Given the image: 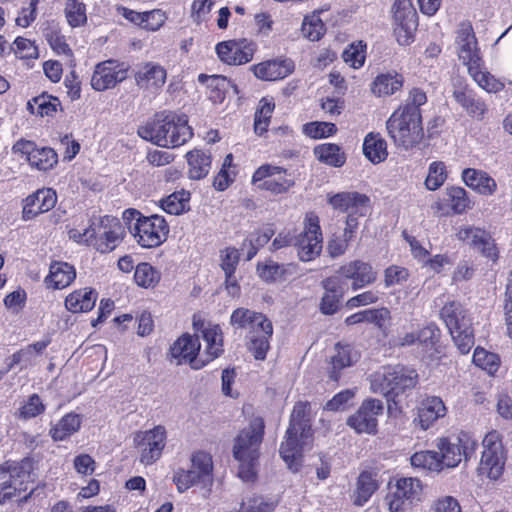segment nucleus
Segmentation results:
<instances>
[{
    "mask_svg": "<svg viewBox=\"0 0 512 512\" xmlns=\"http://www.w3.org/2000/svg\"><path fill=\"white\" fill-rule=\"evenodd\" d=\"M426 103V93L414 87L386 121L388 135L397 147L409 150L421 143L424 137L421 106Z\"/></svg>",
    "mask_w": 512,
    "mask_h": 512,
    "instance_id": "nucleus-1",
    "label": "nucleus"
},
{
    "mask_svg": "<svg viewBox=\"0 0 512 512\" xmlns=\"http://www.w3.org/2000/svg\"><path fill=\"white\" fill-rule=\"evenodd\" d=\"M201 332L206 343L201 355H199L201 345L197 337L184 334L173 343L170 348V357L176 365L189 363L191 368L198 370L223 353V335L219 325L208 324Z\"/></svg>",
    "mask_w": 512,
    "mask_h": 512,
    "instance_id": "nucleus-2",
    "label": "nucleus"
},
{
    "mask_svg": "<svg viewBox=\"0 0 512 512\" xmlns=\"http://www.w3.org/2000/svg\"><path fill=\"white\" fill-rule=\"evenodd\" d=\"M138 135L159 147L177 148L193 137V129L184 113L163 111L140 126Z\"/></svg>",
    "mask_w": 512,
    "mask_h": 512,
    "instance_id": "nucleus-3",
    "label": "nucleus"
},
{
    "mask_svg": "<svg viewBox=\"0 0 512 512\" xmlns=\"http://www.w3.org/2000/svg\"><path fill=\"white\" fill-rule=\"evenodd\" d=\"M308 408L309 405L305 402L295 404L285 439L279 449L282 459L293 472L299 470L302 462V453L310 449L312 445L311 424L306 417Z\"/></svg>",
    "mask_w": 512,
    "mask_h": 512,
    "instance_id": "nucleus-4",
    "label": "nucleus"
},
{
    "mask_svg": "<svg viewBox=\"0 0 512 512\" xmlns=\"http://www.w3.org/2000/svg\"><path fill=\"white\" fill-rule=\"evenodd\" d=\"M264 420L253 418L249 425L236 436L233 445V456L239 462V477L246 482L256 478V467L259 449L264 436Z\"/></svg>",
    "mask_w": 512,
    "mask_h": 512,
    "instance_id": "nucleus-5",
    "label": "nucleus"
},
{
    "mask_svg": "<svg viewBox=\"0 0 512 512\" xmlns=\"http://www.w3.org/2000/svg\"><path fill=\"white\" fill-rule=\"evenodd\" d=\"M230 324L236 329L249 331V350L255 359L264 360L273 334L271 321L262 313L247 308H237L230 316Z\"/></svg>",
    "mask_w": 512,
    "mask_h": 512,
    "instance_id": "nucleus-6",
    "label": "nucleus"
},
{
    "mask_svg": "<svg viewBox=\"0 0 512 512\" xmlns=\"http://www.w3.org/2000/svg\"><path fill=\"white\" fill-rule=\"evenodd\" d=\"M33 461L23 458L19 461L7 460L0 464V504L18 497V503L23 504L31 498L32 488L24 496L22 493L28 490L32 482Z\"/></svg>",
    "mask_w": 512,
    "mask_h": 512,
    "instance_id": "nucleus-7",
    "label": "nucleus"
},
{
    "mask_svg": "<svg viewBox=\"0 0 512 512\" xmlns=\"http://www.w3.org/2000/svg\"><path fill=\"white\" fill-rule=\"evenodd\" d=\"M190 461V468H178L173 473L172 480L178 492L184 493L197 485L210 488L213 484L212 457L204 451H197L191 455Z\"/></svg>",
    "mask_w": 512,
    "mask_h": 512,
    "instance_id": "nucleus-8",
    "label": "nucleus"
},
{
    "mask_svg": "<svg viewBox=\"0 0 512 512\" xmlns=\"http://www.w3.org/2000/svg\"><path fill=\"white\" fill-rule=\"evenodd\" d=\"M482 446L478 472L480 475L496 481L502 476L507 459L502 435L496 430L488 432L482 441Z\"/></svg>",
    "mask_w": 512,
    "mask_h": 512,
    "instance_id": "nucleus-9",
    "label": "nucleus"
},
{
    "mask_svg": "<svg viewBox=\"0 0 512 512\" xmlns=\"http://www.w3.org/2000/svg\"><path fill=\"white\" fill-rule=\"evenodd\" d=\"M134 445L139 451V462L149 466L157 462L167 444V430L162 425L139 431L134 436Z\"/></svg>",
    "mask_w": 512,
    "mask_h": 512,
    "instance_id": "nucleus-10",
    "label": "nucleus"
},
{
    "mask_svg": "<svg viewBox=\"0 0 512 512\" xmlns=\"http://www.w3.org/2000/svg\"><path fill=\"white\" fill-rule=\"evenodd\" d=\"M129 230L139 245L152 248L166 240L169 227L162 216L152 215L137 218V222L129 225Z\"/></svg>",
    "mask_w": 512,
    "mask_h": 512,
    "instance_id": "nucleus-11",
    "label": "nucleus"
},
{
    "mask_svg": "<svg viewBox=\"0 0 512 512\" xmlns=\"http://www.w3.org/2000/svg\"><path fill=\"white\" fill-rule=\"evenodd\" d=\"M422 484L419 479L402 477L390 487L385 501L390 512L407 511L415 502L420 501Z\"/></svg>",
    "mask_w": 512,
    "mask_h": 512,
    "instance_id": "nucleus-12",
    "label": "nucleus"
},
{
    "mask_svg": "<svg viewBox=\"0 0 512 512\" xmlns=\"http://www.w3.org/2000/svg\"><path fill=\"white\" fill-rule=\"evenodd\" d=\"M322 242L319 218L314 214H307L304 221V229L294 238L293 242L299 259L303 262L314 260L322 251Z\"/></svg>",
    "mask_w": 512,
    "mask_h": 512,
    "instance_id": "nucleus-13",
    "label": "nucleus"
},
{
    "mask_svg": "<svg viewBox=\"0 0 512 512\" xmlns=\"http://www.w3.org/2000/svg\"><path fill=\"white\" fill-rule=\"evenodd\" d=\"M252 183L259 189L273 194L286 193L294 186V178L285 168L272 164H263L256 169Z\"/></svg>",
    "mask_w": 512,
    "mask_h": 512,
    "instance_id": "nucleus-14",
    "label": "nucleus"
},
{
    "mask_svg": "<svg viewBox=\"0 0 512 512\" xmlns=\"http://www.w3.org/2000/svg\"><path fill=\"white\" fill-rule=\"evenodd\" d=\"M436 447L440 452L442 467H457L463 457H467L476 448V441L465 432L454 437H443L436 440Z\"/></svg>",
    "mask_w": 512,
    "mask_h": 512,
    "instance_id": "nucleus-15",
    "label": "nucleus"
},
{
    "mask_svg": "<svg viewBox=\"0 0 512 512\" xmlns=\"http://www.w3.org/2000/svg\"><path fill=\"white\" fill-rule=\"evenodd\" d=\"M93 246L101 253L113 251L123 240L125 229L120 220L113 216H104L98 223L93 222Z\"/></svg>",
    "mask_w": 512,
    "mask_h": 512,
    "instance_id": "nucleus-16",
    "label": "nucleus"
},
{
    "mask_svg": "<svg viewBox=\"0 0 512 512\" xmlns=\"http://www.w3.org/2000/svg\"><path fill=\"white\" fill-rule=\"evenodd\" d=\"M128 68L116 60H106L95 66L91 86L96 91H105L115 87L127 77Z\"/></svg>",
    "mask_w": 512,
    "mask_h": 512,
    "instance_id": "nucleus-17",
    "label": "nucleus"
},
{
    "mask_svg": "<svg viewBox=\"0 0 512 512\" xmlns=\"http://www.w3.org/2000/svg\"><path fill=\"white\" fill-rule=\"evenodd\" d=\"M215 50L218 58L223 63L242 65L253 59L256 45L247 39L228 40L218 43Z\"/></svg>",
    "mask_w": 512,
    "mask_h": 512,
    "instance_id": "nucleus-18",
    "label": "nucleus"
},
{
    "mask_svg": "<svg viewBox=\"0 0 512 512\" xmlns=\"http://www.w3.org/2000/svg\"><path fill=\"white\" fill-rule=\"evenodd\" d=\"M12 150L14 153L25 156L32 167L42 171L53 168L58 161L57 153L52 148H37L35 143L29 140L17 141Z\"/></svg>",
    "mask_w": 512,
    "mask_h": 512,
    "instance_id": "nucleus-19",
    "label": "nucleus"
},
{
    "mask_svg": "<svg viewBox=\"0 0 512 512\" xmlns=\"http://www.w3.org/2000/svg\"><path fill=\"white\" fill-rule=\"evenodd\" d=\"M382 412L383 405L380 400L368 399L348 418L347 424L358 433L373 434L377 428V417Z\"/></svg>",
    "mask_w": 512,
    "mask_h": 512,
    "instance_id": "nucleus-20",
    "label": "nucleus"
},
{
    "mask_svg": "<svg viewBox=\"0 0 512 512\" xmlns=\"http://www.w3.org/2000/svg\"><path fill=\"white\" fill-rule=\"evenodd\" d=\"M456 47L459 59L468 69L482 62L477 39L471 24L461 23L457 30Z\"/></svg>",
    "mask_w": 512,
    "mask_h": 512,
    "instance_id": "nucleus-21",
    "label": "nucleus"
},
{
    "mask_svg": "<svg viewBox=\"0 0 512 512\" xmlns=\"http://www.w3.org/2000/svg\"><path fill=\"white\" fill-rule=\"evenodd\" d=\"M456 236L481 252L483 256L495 261L498 257L497 249L491 236L483 229L470 225L459 227Z\"/></svg>",
    "mask_w": 512,
    "mask_h": 512,
    "instance_id": "nucleus-22",
    "label": "nucleus"
},
{
    "mask_svg": "<svg viewBox=\"0 0 512 512\" xmlns=\"http://www.w3.org/2000/svg\"><path fill=\"white\" fill-rule=\"evenodd\" d=\"M339 273L346 279L352 281L353 291L360 290L373 284L377 279V271L373 266L362 260H354L341 266Z\"/></svg>",
    "mask_w": 512,
    "mask_h": 512,
    "instance_id": "nucleus-23",
    "label": "nucleus"
},
{
    "mask_svg": "<svg viewBox=\"0 0 512 512\" xmlns=\"http://www.w3.org/2000/svg\"><path fill=\"white\" fill-rule=\"evenodd\" d=\"M56 202L57 195L54 190L50 188L37 190L24 201L23 219L31 220L39 214L48 212L54 208Z\"/></svg>",
    "mask_w": 512,
    "mask_h": 512,
    "instance_id": "nucleus-24",
    "label": "nucleus"
},
{
    "mask_svg": "<svg viewBox=\"0 0 512 512\" xmlns=\"http://www.w3.org/2000/svg\"><path fill=\"white\" fill-rule=\"evenodd\" d=\"M329 204L336 210L348 214L365 216L369 209V198L358 192H341L329 198Z\"/></svg>",
    "mask_w": 512,
    "mask_h": 512,
    "instance_id": "nucleus-25",
    "label": "nucleus"
},
{
    "mask_svg": "<svg viewBox=\"0 0 512 512\" xmlns=\"http://www.w3.org/2000/svg\"><path fill=\"white\" fill-rule=\"evenodd\" d=\"M295 65L291 59L280 58L258 63L251 67L254 75L264 81L281 80L294 71Z\"/></svg>",
    "mask_w": 512,
    "mask_h": 512,
    "instance_id": "nucleus-26",
    "label": "nucleus"
},
{
    "mask_svg": "<svg viewBox=\"0 0 512 512\" xmlns=\"http://www.w3.org/2000/svg\"><path fill=\"white\" fill-rule=\"evenodd\" d=\"M360 359V352L351 344L337 343L330 357L329 376L337 381L341 371L353 366Z\"/></svg>",
    "mask_w": 512,
    "mask_h": 512,
    "instance_id": "nucleus-27",
    "label": "nucleus"
},
{
    "mask_svg": "<svg viewBox=\"0 0 512 512\" xmlns=\"http://www.w3.org/2000/svg\"><path fill=\"white\" fill-rule=\"evenodd\" d=\"M167 72L158 63L147 62L136 73V84L151 93H157L165 84Z\"/></svg>",
    "mask_w": 512,
    "mask_h": 512,
    "instance_id": "nucleus-28",
    "label": "nucleus"
},
{
    "mask_svg": "<svg viewBox=\"0 0 512 512\" xmlns=\"http://www.w3.org/2000/svg\"><path fill=\"white\" fill-rule=\"evenodd\" d=\"M446 414L447 408L440 397L427 396L418 407L417 420L421 429L425 431Z\"/></svg>",
    "mask_w": 512,
    "mask_h": 512,
    "instance_id": "nucleus-29",
    "label": "nucleus"
},
{
    "mask_svg": "<svg viewBox=\"0 0 512 512\" xmlns=\"http://www.w3.org/2000/svg\"><path fill=\"white\" fill-rule=\"evenodd\" d=\"M461 178L467 187L480 195L491 196L497 190L496 181L483 170L466 168L462 171Z\"/></svg>",
    "mask_w": 512,
    "mask_h": 512,
    "instance_id": "nucleus-30",
    "label": "nucleus"
},
{
    "mask_svg": "<svg viewBox=\"0 0 512 512\" xmlns=\"http://www.w3.org/2000/svg\"><path fill=\"white\" fill-rule=\"evenodd\" d=\"M322 286L325 293L321 299L320 310L325 315H332L338 310L344 295L343 285L337 277H329L323 280Z\"/></svg>",
    "mask_w": 512,
    "mask_h": 512,
    "instance_id": "nucleus-31",
    "label": "nucleus"
},
{
    "mask_svg": "<svg viewBox=\"0 0 512 512\" xmlns=\"http://www.w3.org/2000/svg\"><path fill=\"white\" fill-rule=\"evenodd\" d=\"M440 316L449 332H457V329L467 328L469 325H472L466 310L457 301L446 303L441 309Z\"/></svg>",
    "mask_w": 512,
    "mask_h": 512,
    "instance_id": "nucleus-32",
    "label": "nucleus"
},
{
    "mask_svg": "<svg viewBox=\"0 0 512 512\" xmlns=\"http://www.w3.org/2000/svg\"><path fill=\"white\" fill-rule=\"evenodd\" d=\"M453 98L472 117L482 118L486 112L484 102L477 98L473 91L463 85L462 82H459L458 87L454 89Z\"/></svg>",
    "mask_w": 512,
    "mask_h": 512,
    "instance_id": "nucleus-33",
    "label": "nucleus"
},
{
    "mask_svg": "<svg viewBox=\"0 0 512 512\" xmlns=\"http://www.w3.org/2000/svg\"><path fill=\"white\" fill-rule=\"evenodd\" d=\"M404 84L402 74L392 71L376 76L371 84V92L376 97H387L400 91Z\"/></svg>",
    "mask_w": 512,
    "mask_h": 512,
    "instance_id": "nucleus-34",
    "label": "nucleus"
},
{
    "mask_svg": "<svg viewBox=\"0 0 512 512\" xmlns=\"http://www.w3.org/2000/svg\"><path fill=\"white\" fill-rule=\"evenodd\" d=\"M379 484L376 474L363 471L357 478L355 489L353 491V503L357 506H363L378 489Z\"/></svg>",
    "mask_w": 512,
    "mask_h": 512,
    "instance_id": "nucleus-35",
    "label": "nucleus"
},
{
    "mask_svg": "<svg viewBox=\"0 0 512 512\" xmlns=\"http://www.w3.org/2000/svg\"><path fill=\"white\" fill-rule=\"evenodd\" d=\"M97 293L91 288H83L69 294L65 299L66 308L72 313L88 312L95 306Z\"/></svg>",
    "mask_w": 512,
    "mask_h": 512,
    "instance_id": "nucleus-36",
    "label": "nucleus"
},
{
    "mask_svg": "<svg viewBox=\"0 0 512 512\" xmlns=\"http://www.w3.org/2000/svg\"><path fill=\"white\" fill-rule=\"evenodd\" d=\"M75 277L76 272L72 265L67 262H53L46 282L54 289H63L69 286Z\"/></svg>",
    "mask_w": 512,
    "mask_h": 512,
    "instance_id": "nucleus-37",
    "label": "nucleus"
},
{
    "mask_svg": "<svg viewBox=\"0 0 512 512\" xmlns=\"http://www.w3.org/2000/svg\"><path fill=\"white\" fill-rule=\"evenodd\" d=\"M188 175L190 179L205 178L211 169V155L203 150L195 149L186 154Z\"/></svg>",
    "mask_w": 512,
    "mask_h": 512,
    "instance_id": "nucleus-38",
    "label": "nucleus"
},
{
    "mask_svg": "<svg viewBox=\"0 0 512 512\" xmlns=\"http://www.w3.org/2000/svg\"><path fill=\"white\" fill-rule=\"evenodd\" d=\"M395 380L393 367H383L370 376L371 389L374 393H380L387 398L393 397V381Z\"/></svg>",
    "mask_w": 512,
    "mask_h": 512,
    "instance_id": "nucleus-39",
    "label": "nucleus"
},
{
    "mask_svg": "<svg viewBox=\"0 0 512 512\" xmlns=\"http://www.w3.org/2000/svg\"><path fill=\"white\" fill-rule=\"evenodd\" d=\"M363 153L374 164L385 161L388 156L386 141L380 134H367L363 142Z\"/></svg>",
    "mask_w": 512,
    "mask_h": 512,
    "instance_id": "nucleus-40",
    "label": "nucleus"
},
{
    "mask_svg": "<svg viewBox=\"0 0 512 512\" xmlns=\"http://www.w3.org/2000/svg\"><path fill=\"white\" fill-rule=\"evenodd\" d=\"M468 73L479 87L489 93H497L504 88V84L485 69L483 61L475 66H470Z\"/></svg>",
    "mask_w": 512,
    "mask_h": 512,
    "instance_id": "nucleus-41",
    "label": "nucleus"
},
{
    "mask_svg": "<svg viewBox=\"0 0 512 512\" xmlns=\"http://www.w3.org/2000/svg\"><path fill=\"white\" fill-rule=\"evenodd\" d=\"M81 425V419L78 414L69 413L64 415L61 420L51 428L50 435L54 441H63L67 437L77 432Z\"/></svg>",
    "mask_w": 512,
    "mask_h": 512,
    "instance_id": "nucleus-42",
    "label": "nucleus"
},
{
    "mask_svg": "<svg viewBox=\"0 0 512 512\" xmlns=\"http://www.w3.org/2000/svg\"><path fill=\"white\" fill-rule=\"evenodd\" d=\"M198 81L202 84H206L208 88L217 92V95L213 97L219 100H222L225 94L229 92V90H233V92L236 94L238 93L237 85L222 75L200 74L198 76Z\"/></svg>",
    "mask_w": 512,
    "mask_h": 512,
    "instance_id": "nucleus-43",
    "label": "nucleus"
},
{
    "mask_svg": "<svg viewBox=\"0 0 512 512\" xmlns=\"http://www.w3.org/2000/svg\"><path fill=\"white\" fill-rule=\"evenodd\" d=\"M314 154L319 161L334 167H341L346 160L345 154L341 152L340 147L333 143L318 145L314 149Z\"/></svg>",
    "mask_w": 512,
    "mask_h": 512,
    "instance_id": "nucleus-44",
    "label": "nucleus"
},
{
    "mask_svg": "<svg viewBox=\"0 0 512 512\" xmlns=\"http://www.w3.org/2000/svg\"><path fill=\"white\" fill-rule=\"evenodd\" d=\"M440 330L436 324L430 323L417 332L418 346L429 356L437 352Z\"/></svg>",
    "mask_w": 512,
    "mask_h": 512,
    "instance_id": "nucleus-45",
    "label": "nucleus"
},
{
    "mask_svg": "<svg viewBox=\"0 0 512 512\" xmlns=\"http://www.w3.org/2000/svg\"><path fill=\"white\" fill-rule=\"evenodd\" d=\"M396 380L393 381V397L415 387L418 381V374L414 369L402 366L393 367Z\"/></svg>",
    "mask_w": 512,
    "mask_h": 512,
    "instance_id": "nucleus-46",
    "label": "nucleus"
},
{
    "mask_svg": "<svg viewBox=\"0 0 512 512\" xmlns=\"http://www.w3.org/2000/svg\"><path fill=\"white\" fill-rule=\"evenodd\" d=\"M411 465L415 468H421L428 471L442 470V461L436 451H420L414 453L411 458Z\"/></svg>",
    "mask_w": 512,
    "mask_h": 512,
    "instance_id": "nucleus-47",
    "label": "nucleus"
},
{
    "mask_svg": "<svg viewBox=\"0 0 512 512\" xmlns=\"http://www.w3.org/2000/svg\"><path fill=\"white\" fill-rule=\"evenodd\" d=\"M43 35L54 52L59 55L72 56V51L57 26L48 25L43 30Z\"/></svg>",
    "mask_w": 512,
    "mask_h": 512,
    "instance_id": "nucleus-48",
    "label": "nucleus"
},
{
    "mask_svg": "<svg viewBox=\"0 0 512 512\" xmlns=\"http://www.w3.org/2000/svg\"><path fill=\"white\" fill-rule=\"evenodd\" d=\"M302 34L310 41H318L325 34V25L319 17L318 12L305 16L302 27Z\"/></svg>",
    "mask_w": 512,
    "mask_h": 512,
    "instance_id": "nucleus-49",
    "label": "nucleus"
},
{
    "mask_svg": "<svg viewBox=\"0 0 512 512\" xmlns=\"http://www.w3.org/2000/svg\"><path fill=\"white\" fill-rule=\"evenodd\" d=\"M274 107L275 105L271 100L261 99L259 109L254 117V131L256 134L263 135L267 131Z\"/></svg>",
    "mask_w": 512,
    "mask_h": 512,
    "instance_id": "nucleus-50",
    "label": "nucleus"
},
{
    "mask_svg": "<svg viewBox=\"0 0 512 512\" xmlns=\"http://www.w3.org/2000/svg\"><path fill=\"white\" fill-rule=\"evenodd\" d=\"M60 102L57 98L42 94L28 102L32 113L40 116H51L57 111Z\"/></svg>",
    "mask_w": 512,
    "mask_h": 512,
    "instance_id": "nucleus-51",
    "label": "nucleus"
},
{
    "mask_svg": "<svg viewBox=\"0 0 512 512\" xmlns=\"http://www.w3.org/2000/svg\"><path fill=\"white\" fill-rule=\"evenodd\" d=\"M394 33L397 42L402 46H407L413 41L414 31L417 27V18H404L395 20Z\"/></svg>",
    "mask_w": 512,
    "mask_h": 512,
    "instance_id": "nucleus-52",
    "label": "nucleus"
},
{
    "mask_svg": "<svg viewBox=\"0 0 512 512\" xmlns=\"http://www.w3.org/2000/svg\"><path fill=\"white\" fill-rule=\"evenodd\" d=\"M473 363L493 375L500 366V359L495 353L477 347L473 353Z\"/></svg>",
    "mask_w": 512,
    "mask_h": 512,
    "instance_id": "nucleus-53",
    "label": "nucleus"
},
{
    "mask_svg": "<svg viewBox=\"0 0 512 512\" xmlns=\"http://www.w3.org/2000/svg\"><path fill=\"white\" fill-rule=\"evenodd\" d=\"M134 279L141 287H154L160 280V273L149 263H140L136 266Z\"/></svg>",
    "mask_w": 512,
    "mask_h": 512,
    "instance_id": "nucleus-54",
    "label": "nucleus"
},
{
    "mask_svg": "<svg viewBox=\"0 0 512 512\" xmlns=\"http://www.w3.org/2000/svg\"><path fill=\"white\" fill-rule=\"evenodd\" d=\"M64 13L71 27H79L87 21L85 4L78 0H66Z\"/></svg>",
    "mask_w": 512,
    "mask_h": 512,
    "instance_id": "nucleus-55",
    "label": "nucleus"
},
{
    "mask_svg": "<svg viewBox=\"0 0 512 512\" xmlns=\"http://www.w3.org/2000/svg\"><path fill=\"white\" fill-rule=\"evenodd\" d=\"M447 179L446 165L441 161L430 163L425 187L430 191L439 189Z\"/></svg>",
    "mask_w": 512,
    "mask_h": 512,
    "instance_id": "nucleus-56",
    "label": "nucleus"
},
{
    "mask_svg": "<svg viewBox=\"0 0 512 512\" xmlns=\"http://www.w3.org/2000/svg\"><path fill=\"white\" fill-rule=\"evenodd\" d=\"M188 200L189 194L185 191L175 192L161 201V207L171 215H179L186 210Z\"/></svg>",
    "mask_w": 512,
    "mask_h": 512,
    "instance_id": "nucleus-57",
    "label": "nucleus"
},
{
    "mask_svg": "<svg viewBox=\"0 0 512 512\" xmlns=\"http://www.w3.org/2000/svg\"><path fill=\"white\" fill-rule=\"evenodd\" d=\"M446 194L454 213L462 214L467 208H469L470 200L464 188L452 186L446 189Z\"/></svg>",
    "mask_w": 512,
    "mask_h": 512,
    "instance_id": "nucleus-58",
    "label": "nucleus"
},
{
    "mask_svg": "<svg viewBox=\"0 0 512 512\" xmlns=\"http://www.w3.org/2000/svg\"><path fill=\"white\" fill-rule=\"evenodd\" d=\"M45 411V405L38 394H32L19 407L18 417L23 420L35 418Z\"/></svg>",
    "mask_w": 512,
    "mask_h": 512,
    "instance_id": "nucleus-59",
    "label": "nucleus"
},
{
    "mask_svg": "<svg viewBox=\"0 0 512 512\" xmlns=\"http://www.w3.org/2000/svg\"><path fill=\"white\" fill-rule=\"evenodd\" d=\"M336 131V125L330 122H310L303 125V133L313 139L332 136Z\"/></svg>",
    "mask_w": 512,
    "mask_h": 512,
    "instance_id": "nucleus-60",
    "label": "nucleus"
},
{
    "mask_svg": "<svg viewBox=\"0 0 512 512\" xmlns=\"http://www.w3.org/2000/svg\"><path fill=\"white\" fill-rule=\"evenodd\" d=\"M365 48L366 45L362 41L351 44L344 50L343 60L354 69H359L365 62Z\"/></svg>",
    "mask_w": 512,
    "mask_h": 512,
    "instance_id": "nucleus-61",
    "label": "nucleus"
},
{
    "mask_svg": "<svg viewBox=\"0 0 512 512\" xmlns=\"http://www.w3.org/2000/svg\"><path fill=\"white\" fill-rule=\"evenodd\" d=\"M233 156L228 154L222 164L221 170L218 172L214 179V187L219 190H225L229 184L233 181L235 172L232 170Z\"/></svg>",
    "mask_w": 512,
    "mask_h": 512,
    "instance_id": "nucleus-62",
    "label": "nucleus"
},
{
    "mask_svg": "<svg viewBox=\"0 0 512 512\" xmlns=\"http://www.w3.org/2000/svg\"><path fill=\"white\" fill-rule=\"evenodd\" d=\"M450 335L462 354H467L474 345L472 325L457 329V332H450Z\"/></svg>",
    "mask_w": 512,
    "mask_h": 512,
    "instance_id": "nucleus-63",
    "label": "nucleus"
},
{
    "mask_svg": "<svg viewBox=\"0 0 512 512\" xmlns=\"http://www.w3.org/2000/svg\"><path fill=\"white\" fill-rule=\"evenodd\" d=\"M276 504L275 500L253 496L242 502V509H246V512H271Z\"/></svg>",
    "mask_w": 512,
    "mask_h": 512,
    "instance_id": "nucleus-64",
    "label": "nucleus"
}]
</instances>
